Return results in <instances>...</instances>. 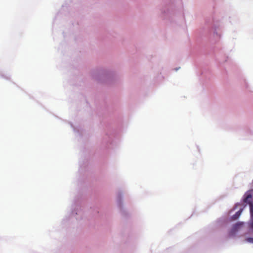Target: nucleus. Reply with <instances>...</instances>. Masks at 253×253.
Listing matches in <instances>:
<instances>
[{
    "label": "nucleus",
    "instance_id": "obj_1",
    "mask_svg": "<svg viewBox=\"0 0 253 253\" xmlns=\"http://www.w3.org/2000/svg\"><path fill=\"white\" fill-rule=\"evenodd\" d=\"M253 189L249 190L244 195V202L250 206V212L251 219L249 222V226L253 229Z\"/></svg>",
    "mask_w": 253,
    "mask_h": 253
},
{
    "label": "nucleus",
    "instance_id": "obj_2",
    "mask_svg": "<svg viewBox=\"0 0 253 253\" xmlns=\"http://www.w3.org/2000/svg\"><path fill=\"white\" fill-rule=\"evenodd\" d=\"M243 209H244L243 208L241 209L239 211L236 212V213L233 216V218L234 219H238L239 217V216H240V215L241 214V213L243 211Z\"/></svg>",
    "mask_w": 253,
    "mask_h": 253
},
{
    "label": "nucleus",
    "instance_id": "obj_3",
    "mask_svg": "<svg viewBox=\"0 0 253 253\" xmlns=\"http://www.w3.org/2000/svg\"><path fill=\"white\" fill-rule=\"evenodd\" d=\"M246 241L251 243H253V238H248L246 239Z\"/></svg>",
    "mask_w": 253,
    "mask_h": 253
}]
</instances>
